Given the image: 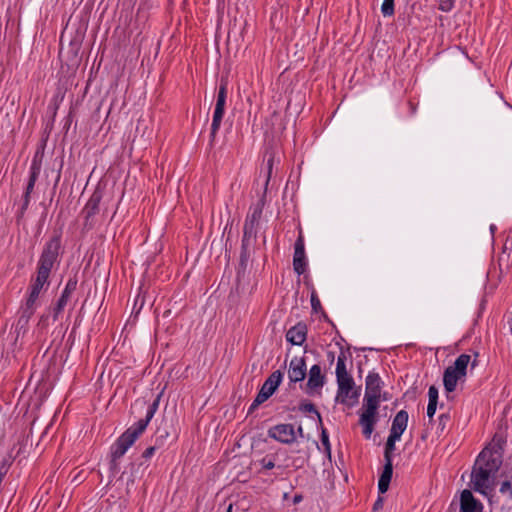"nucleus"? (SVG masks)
I'll use <instances>...</instances> for the list:
<instances>
[{"label": "nucleus", "instance_id": "34", "mask_svg": "<svg viewBox=\"0 0 512 512\" xmlns=\"http://www.w3.org/2000/svg\"><path fill=\"white\" fill-rule=\"evenodd\" d=\"M156 449H157L156 446H150V447L146 448L142 454V457L146 460L150 459L154 455Z\"/></svg>", "mask_w": 512, "mask_h": 512}, {"label": "nucleus", "instance_id": "11", "mask_svg": "<svg viewBox=\"0 0 512 512\" xmlns=\"http://www.w3.org/2000/svg\"><path fill=\"white\" fill-rule=\"evenodd\" d=\"M308 261L305 253V240L302 228L299 227V234L294 243L293 270L297 275H302L307 271Z\"/></svg>", "mask_w": 512, "mask_h": 512}, {"label": "nucleus", "instance_id": "6", "mask_svg": "<svg viewBox=\"0 0 512 512\" xmlns=\"http://www.w3.org/2000/svg\"><path fill=\"white\" fill-rule=\"evenodd\" d=\"M470 363V355H459L454 364L448 366L443 374V385L447 392L455 391L458 381H463L467 374V367Z\"/></svg>", "mask_w": 512, "mask_h": 512}, {"label": "nucleus", "instance_id": "8", "mask_svg": "<svg viewBox=\"0 0 512 512\" xmlns=\"http://www.w3.org/2000/svg\"><path fill=\"white\" fill-rule=\"evenodd\" d=\"M283 376L284 373L281 370H276L269 375L249 406L248 414L253 413L259 405L267 401L275 393L283 380Z\"/></svg>", "mask_w": 512, "mask_h": 512}, {"label": "nucleus", "instance_id": "25", "mask_svg": "<svg viewBox=\"0 0 512 512\" xmlns=\"http://www.w3.org/2000/svg\"><path fill=\"white\" fill-rule=\"evenodd\" d=\"M299 410L303 413H314L317 416L320 424L322 423L321 415L313 403H311L309 401H302L299 404Z\"/></svg>", "mask_w": 512, "mask_h": 512}, {"label": "nucleus", "instance_id": "5", "mask_svg": "<svg viewBox=\"0 0 512 512\" xmlns=\"http://www.w3.org/2000/svg\"><path fill=\"white\" fill-rule=\"evenodd\" d=\"M61 234L55 233L43 245L36 264V276L50 280L51 273L56 271L61 262Z\"/></svg>", "mask_w": 512, "mask_h": 512}, {"label": "nucleus", "instance_id": "37", "mask_svg": "<svg viewBox=\"0 0 512 512\" xmlns=\"http://www.w3.org/2000/svg\"><path fill=\"white\" fill-rule=\"evenodd\" d=\"M6 473H7V469L5 468V466L4 465L1 466L0 467V483H2Z\"/></svg>", "mask_w": 512, "mask_h": 512}, {"label": "nucleus", "instance_id": "26", "mask_svg": "<svg viewBox=\"0 0 512 512\" xmlns=\"http://www.w3.org/2000/svg\"><path fill=\"white\" fill-rule=\"evenodd\" d=\"M381 12L384 17H390L394 15V0H383Z\"/></svg>", "mask_w": 512, "mask_h": 512}, {"label": "nucleus", "instance_id": "7", "mask_svg": "<svg viewBox=\"0 0 512 512\" xmlns=\"http://www.w3.org/2000/svg\"><path fill=\"white\" fill-rule=\"evenodd\" d=\"M50 286V280L41 278L40 276H32L27 289V297L23 307V316L27 319L31 318L36 309V302L43 291Z\"/></svg>", "mask_w": 512, "mask_h": 512}, {"label": "nucleus", "instance_id": "33", "mask_svg": "<svg viewBox=\"0 0 512 512\" xmlns=\"http://www.w3.org/2000/svg\"><path fill=\"white\" fill-rule=\"evenodd\" d=\"M449 420H450V416L448 414H441L438 417V422H439L438 427H440L443 430Z\"/></svg>", "mask_w": 512, "mask_h": 512}, {"label": "nucleus", "instance_id": "13", "mask_svg": "<svg viewBox=\"0 0 512 512\" xmlns=\"http://www.w3.org/2000/svg\"><path fill=\"white\" fill-rule=\"evenodd\" d=\"M337 382V396L336 400L342 404H348V399H352L354 402L357 401L360 393L354 389L355 382L353 378L339 380Z\"/></svg>", "mask_w": 512, "mask_h": 512}, {"label": "nucleus", "instance_id": "28", "mask_svg": "<svg viewBox=\"0 0 512 512\" xmlns=\"http://www.w3.org/2000/svg\"><path fill=\"white\" fill-rule=\"evenodd\" d=\"M499 491L501 494L507 495L509 500L512 499V484L510 481H508V480L503 481L501 483Z\"/></svg>", "mask_w": 512, "mask_h": 512}, {"label": "nucleus", "instance_id": "17", "mask_svg": "<svg viewBox=\"0 0 512 512\" xmlns=\"http://www.w3.org/2000/svg\"><path fill=\"white\" fill-rule=\"evenodd\" d=\"M483 506L468 489L461 493L460 497V511L459 512H482Z\"/></svg>", "mask_w": 512, "mask_h": 512}, {"label": "nucleus", "instance_id": "10", "mask_svg": "<svg viewBox=\"0 0 512 512\" xmlns=\"http://www.w3.org/2000/svg\"><path fill=\"white\" fill-rule=\"evenodd\" d=\"M268 437L285 445H291L297 441V432L293 424L280 423L270 427Z\"/></svg>", "mask_w": 512, "mask_h": 512}, {"label": "nucleus", "instance_id": "29", "mask_svg": "<svg viewBox=\"0 0 512 512\" xmlns=\"http://www.w3.org/2000/svg\"><path fill=\"white\" fill-rule=\"evenodd\" d=\"M310 301H311L312 310L315 313H318L322 309V306H321V302L317 296V293L315 291H312Z\"/></svg>", "mask_w": 512, "mask_h": 512}, {"label": "nucleus", "instance_id": "35", "mask_svg": "<svg viewBox=\"0 0 512 512\" xmlns=\"http://www.w3.org/2000/svg\"><path fill=\"white\" fill-rule=\"evenodd\" d=\"M382 505H383V500H382V498H380V497H379V498L375 501V503H374V505H373V510H374V511L379 510V509L382 507Z\"/></svg>", "mask_w": 512, "mask_h": 512}, {"label": "nucleus", "instance_id": "41", "mask_svg": "<svg viewBox=\"0 0 512 512\" xmlns=\"http://www.w3.org/2000/svg\"><path fill=\"white\" fill-rule=\"evenodd\" d=\"M409 106L411 108L412 114H414L415 113V107L413 106V104L411 102L409 103Z\"/></svg>", "mask_w": 512, "mask_h": 512}, {"label": "nucleus", "instance_id": "32", "mask_svg": "<svg viewBox=\"0 0 512 512\" xmlns=\"http://www.w3.org/2000/svg\"><path fill=\"white\" fill-rule=\"evenodd\" d=\"M437 409V403H433L432 401H428L427 406V416L430 420L433 419Z\"/></svg>", "mask_w": 512, "mask_h": 512}, {"label": "nucleus", "instance_id": "43", "mask_svg": "<svg viewBox=\"0 0 512 512\" xmlns=\"http://www.w3.org/2000/svg\"><path fill=\"white\" fill-rule=\"evenodd\" d=\"M231 510H232V505H230V506L228 507L227 512H231Z\"/></svg>", "mask_w": 512, "mask_h": 512}, {"label": "nucleus", "instance_id": "16", "mask_svg": "<svg viewBox=\"0 0 512 512\" xmlns=\"http://www.w3.org/2000/svg\"><path fill=\"white\" fill-rule=\"evenodd\" d=\"M307 366L304 357L294 356L289 363L288 378L290 383L301 382L305 379Z\"/></svg>", "mask_w": 512, "mask_h": 512}, {"label": "nucleus", "instance_id": "27", "mask_svg": "<svg viewBox=\"0 0 512 512\" xmlns=\"http://www.w3.org/2000/svg\"><path fill=\"white\" fill-rule=\"evenodd\" d=\"M456 0H439L438 9L442 12H450L455 6Z\"/></svg>", "mask_w": 512, "mask_h": 512}, {"label": "nucleus", "instance_id": "9", "mask_svg": "<svg viewBox=\"0 0 512 512\" xmlns=\"http://www.w3.org/2000/svg\"><path fill=\"white\" fill-rule=\"evenodd\" d=\"M227 99V82L221 81L218 89V94L216 98L212 123H211V131H210V144L212 145L215 141L216 134L220 129L222 119L225 113V105Z\"/></svg>", "mask_w": 512, "mask_h": 512}, {"label": "nucleus", "instance_id": "21", "mask_svg": "<svg viewBox=\"0 0 512 512\" xmlns=\"http://www.w3.org/2000/svg\"><path fill=\"white\" fill-rule=\"evenodd\" d=\"M347 360L348 354L345 351L341 350L336 362V381L352 378V376L348 373L347 370Z\"/></svg>", "mask_w": 512, "mask_h": 512}, {"label": "nucleus", "instance_id": "40", "mask_svg": "<svg viewBox=\"0 0 512 512\" xmlns=\"http://www.w3.org/2000/svg\"><path fill=\"white\" fill-rule=\"evenodd\" d=\"M301 500H302V496L301 495H295L294 498H293V502L295 504L299 503Z\"/></svg>", "mask_w": 512, "mask_h": 512}, {"label": "nucleus", "instance_id": "38", "mask_svg": "<svg viewBox=\"0 0 512 512\" xmlns=\"http://www.w3.org/2000/svg\"><path fill=\"white\" fill-rule=\"evenodd\" d=\"M296 432H297V438L300 437V438H303L304 436V430H303V427L302 425H299L297 427V429L295 428Z\"/></svg>", "mask_w": 512, "mask_h": 512}, {"label": "nucleus", "instance_id": "4", "mask_svg": "<svg viewBox=\"0 0 512 512\" xmlns=\"http://www.w3.org/2000/svg\"><path fill=\"white\" fill-rule=\"evenodd\" d=\"M272 166H273V159L270 158L267 161V178L265 182V191L263 192V195L261 198L256 202L250 205L248 213L246 215L244 226H243V237L241 242V257H244L247 253L248 248L252 244L253 241H255L260 220L262 218L263 209L265 206V198H266V189L270 181L271 172H272Z\"/></svg>", "mask_w": 512, "mask_h": 512}, {"label": "nucleus", "instance_id": "3", "mask_svg": "<svg viewBox=\"0 0 512 512\" xmlns=\"http://www.w3.org/2000/svg\"><path fill=\"white\" fill-rule=\"evenodd\" d=\"M162 393L147 407L145 417L130 426L123 432L110 447L111 460L115 462L120 459L128 451V449L136 442L140 435L146 430L149 422L154 417L160 404Z\"/></svg>", "mask_w": 512, "mask_h": 512}, {"label": "nucleus", "instance_id": "12", "mask_svg": "<svg viewBox=\"0 0 512 512\" xmlns=\"http://www.w3.org/2000/svg\"><path fill=\"white\" fill-rule=\"evenodd\" d=\"M42 167L41 158L35 154L29 168V179L23 196L22 212H24L30 204V195L34 190L35 183L40 175Z\"/></svg>", "mask_w": 512, "mask_h": 512}, {"label": "nucleus", "instance_id": "20", "mask_svg": "<svg viewBox=\"0 0 512 512\" xmlns=\"http://www.w3.org/2000/svg\"><path fill=\"white\" fill-rule=\"evenodd\" d=\"M102 200V192L98 189H96L90 198L88 199L87 203L85 204L83 208V213L85 215L86 221L94 217L99 212V205Z\"/></svg>", "mask_w": 512, "mask_h": 512}, {"label": "nucleus", "instance_id": "31", "mask_svg": "<svg viewBox=\"0 0 512 512\" xmlns=\"http://www.w3.org/2000/svg\"><path fill=\"white\" fill-rule=\"evenodd\" d=\"M428 398L429 401L433 403H438V389L434 385L430 386L428 389Z\"/></svg>", "mask_w": 512, "mask_h": 512}, {"label": "nucleus", "instance_id": "39", "mask_svg": "<svg viewBox=\"0 0 512 512\" xmlns=\"http://www.w3.org/2000/svg\"><path fill=\"white\" fill-rule=\"evenodd\" d=\"M327 358H328V360L330 361V363H333V362H334V360H335V353H334V352H332V351H329V352L327 353Z\"/></svg>", "mask_w": 512, "mask_h": 512}, {"label": "nucleus", "instance_id": "23", "mask_svg": "<svg viewBox=\"0 0 512 512\" xmlns=\"http://www.w3.org/2000/svg\"><path fill=\"white\" fill-rule=\"evenodd\" d=\"M400 438L395 437L394 435H390L387 438L385 449H384V459L385 461L393 462L392 454L395 450V443L399 441Z\"/></svg>", "mask_w": 512, "mask_h": 512}, {"label": "nucleus", "instance_id": "15", "mask_svg": "<svg viewBox=\"0 0 512 512\" xmlns=\"http://www.w3.org/2000/svg\"><path fill=\"white\" fill-rule=\"evenodd\" d=\"M326 382L325 375L322 373L321 367L318 364H314L311 366L308 373V381L306 383L307 389L306 393L309 395L314 394L315 392L320 393V390L324 386Z\"/></svg>", "mask_w": 512, "mask_h": 512}, {"label": "nucleus", "instance_id": "1", "mask_svg": "<svg viewBox=\"0 0 512 512\" xmlns=\"http://www.w3.org/2000/svg\"><path fill=\"white\" fill-rule=\"evenodd\" d=\"M384 382L377 372L370 371L365 380L363 406L359 412V424L365 439H370L379 421L378 408L382 401H388V393L383 392Z\"/></svg>", "mask_w": 512, "mask_h": 512}, {"label": "nucleus", "instance_id": "14", "mask_svg": "<svg viewBox=\"0 0 512 512\" xmlns=\"http://www.w3.org/2000/svg\"><path fill=\"white\" fill-rule=\"evenodd\" d=\"M77 278L76 277H70L66 284H65V287L59 297V299L57 300V303L53 309V319L54 321H56L58 319V316L62 313V311L64 310L65 306L67 305L71 295L75 292L76 288H77Z\"/></svg>", "mask_w": 512, "mask_h": 512}, {"label": "nucleus", "instance_id": "18", "mask_svg": "<svg viewBox=\"0 0 512 512\" xmlns=\"http://www.w3.org/2000/svg\"><path fill=\"white\" fill-rule=\"evenodd\" d=\"M307 337V325L304 322H298L292 326L286 333V340L292 345L301 346Z\"/></svg>", "mask_w": 512, "mask_h": 512}, {"label": "nucleus", "instance_id": "22", "mask_svg": "<svg viewBox=\"0 0 512 512\" xmlns=\"http://www.w3.org/2000/svg\"><path fill=\"white\" fill-rule=\"evenodd\" d=\"M393 474V462L385 461L382 474L378 481V490L385 493L388 488Z\"/></svg>", "mask_w": 512, "mask_h": 512}, {"label": "nucleus", "instance_id": "36", "mask_svg": "<svg viewBox=\"0 0 512 512\" xmlns=\"http://www.w3.org/2000/svg\"><path fill=\"white\" fill-rule=\"evenodd\" d=\"M478 356H479V354L477 352H475L474 353V359L472 361L470 360L469 364H471V368L472 369L475 368L478 365V360H477Z\"/></svg>", "mask_w": 512, "mask_h": 512}, {"label": "nucleus", "instance_id": "19", "mask_svg": "<svg viewBox=\"0 0 512 512\" xmlns=\"http://www.w3.org/2000/svg\"><path fill=\"white\" fill-rule=\"evenodd\" d=\"M409 415L407 411L400 410L396 413L392 420V425L390 429V435H394L401 439L402 434L407 428Z\"/></svg>", "mask_w": 512, "mask_h": 512}, {"label": "nucleus", "instance_id": "42", "mask_svg": "<svg viewBox=\"0 0 512 512\" xmlns=\"http://www.w3.org/2000/svg\"><path fill=\"white\" fill-rule=\"evenodd\" d=\"M494 229H495V225H493V224H492V225L490 226V230L493 232V231H494Z\"/></svg>", "mask_w": 512, "mask_h": 512}, {"label": "nucleus", "instance_id": "24", "mask_svg": "<svg viewBox=\"0 0 512 512\" xmlns=\"http://www.w3.org/2000/svg\"><path fill=\"white\" fill-rule=\"evenodd\" d=\"M322 446L324 447V453L329 460H331V444L329 440V434L326 428L321 426V435H320Z\"/></svg>", "mask_w": 512, "mask_h": 512}, {"label": "nucleus", "instance_id": "30", "mask_svg": "<svg viewBox=\"0 0 512 512\" xmlns=\"http://www.w3.org/2000/svg\"><path fill=\"white\" fill-rule=\"evenodd\" d=\"M260 465L262 466V468L266 469V470H271L275 467V462L272 458L266 456L264 458H262L260 461H259Z\"/></svg>", "mask_w": 512, "mask_h": 512}, {"label": "nucleus", "instance_id": "2", "mask_svg": "<svg viewBox=\"0 0 512 512\" xmlns=\"http://www.w3.org/2000/svg\"><path fill=\"white\" fill-rule=\"evenodd\" d=\"M502 465V454L495 448L485 447L477 456L470 478V487L486 497L495 489V477Z\"/></svg>", "mask_w": 512, "mask_h": 512}]
</instances>
